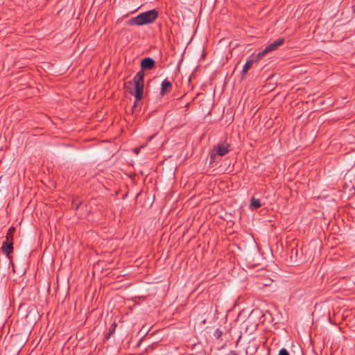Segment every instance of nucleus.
Returning a JSON list of instances; mask_svg holds the SVG:
<instances>
[{
  "label": "nucleus",
  "mask_w": 355,
  "mask_h": 355,
  "mask_svg": "<svg viewBox=\"0 0 355 355\" xmlns=\"http://www.w3.org/2000/svg\"><path fill=\"white\" fill-rule=\"evenodd\" d=\"M158 17V12L153 9L142 13H140L137 17L132 19L130 24L142 26L148 24L153 23Z\"/></svg>",
  "instance_id": "1"
},
{
  "label": "nucleus",
  "mask_w": 355,
  "mask_h": 355,
  "mask_svg": "<svg viewBox=\"0 0 355 355\" xmlns=\"http://www.w3.org/2000/svg\"><path fill=\"white\" fill-rule=\"evenodd\" d=\"M144 71H139L137 73L131 83L134 85V90L131 92V94L135 96L137 101H140L142 98L144 92Z\"/></svg>",
  "instance_id": "2"
},
{
  "label": "nucleus",
  "mask_w": 355,
  "mask_h": 355,
  "mask_svg": "<svg viewBox=\"0 0 355 355\" xmlns=\"http://www.w3.org/2000/svg\"><path fill=\"white\" fill-rule=\"evenodd\" d=\"M261 205H262V204H261L260 200L254 198H251V202H250V209H257V208H259L260 207H261Z\"/></svg>",
  "instance_id": "7"
},
{
  "label": "nucleus",
  "mask_w": 355,
  "mask_h": 355,
  "mask_svg": "<svg viewBox=\"0 0 355 355\" xmlns=\"http://www.w3.org/2000/svg\"><path fill=\"white\" fill-rule=\"evenodd\" d=\"M147 144H148V141L146 142L145 144L141 145L140 148L141 149V148H144V147H146L147 146Z\"/></svg>",
  "instance_id": "12"
},
{
  "label": "nucleus",
  "mask_w": 355,
  "mask_h": 355,
  "mask_svg": "<svg viewBox=\"0 0 355 355\" xmlns=\"http://www.w3.org/2000/svg\"><path fill=\"white\" fill-rule=\"evenodd\" d=\"M155 64L154 60L150 58H144L141 63V67L142 69H151Z\"/></svg>",
  "instance_id": "5"
},
{
  "label": "nucleus",
  "mask_w": 355,
  "mask_h": 355,
  "mask_svg": "<svg viewBox=\"0 0 355 355\" xmlns=\"http://www.w3.org/2000/svg\"><path fill=\"white\" fill-rule=\"evenodd\" d=\"M229 152V144L225 141L218 144L210 153L211 162L215 160L216 155L224 156Z\"/></svg>",
  "instance_id": "3"
},
{
  "label": "nucleus",
  "mask_w": 355,
  "mask_h": 355,
  "mask_svg": "<svg viewBox=\"0 0 355 355\" xmlns=\"http://www.w3.org/2000/svg\"><path fill=\"white\" fill-rule=\"evenodd\" d=\"M284 43V39H277L273 42L268 44L262 51L257 54V59L260 60L265 56L268 53L275 51L278 46Z\"/></svg>",
  "instance_id": "4"
},
{
  "label": "nucleus",
  "mask_w": 355,
  "mask_h": 355,
  "mask_svg": "<svg viewBox=\"0 0 355 355\" xmlns=\"http://www.w3.org/2000/svg\"><path fill=\"white\" fill-rule=\"evenodd\" d=\"M353 11L355 12V4L352 6Z\"/></svg>",
  "instance_id": "14"
},
{
  "label": "nucleus",
  "mask_w": 355,
  "mask_h": 355,
  "mask_svg": "<svg viewBox=\"0 0 355 355\" xmlns=\"http://www.w3.org/2000/svg\"><path fill=\"white\" fill-rule=\"evenodd\" d=\"M140 150H141L140 147H139V148H135L134 149V152H135L137 155H138V154H139V151H140Z\"/></svg>",
  "instance_id": "11"
},
{
  "label": "nucleus",
  "mask_w": 355,
  "mask_h": 355,
  "mask_svg": "<svg viewBox=\"0 0 355 355\" xmlns=\"http://www.w3.org/2000/svg\"><path fill=\"white\" fill-rule=\"evenodd\" d=\"M252 64H253V60L247 61L243 66L242 72L246 73L249 70V69L252 67Z\"/></svg>",
  "instance_id": "8"
},
{
  "label": "nucleus",
  "mask_w": 355,
  "mask_h": 355,
  "mask_svg": "<svg viewBox=\"0 0 355 355\" xmlns=\"http://www.w3.org/2000/svg\"><path fill=\"white\" fill-rule=\"evenodd\" d=\"M279 355H289V353L286 349H281L279 352Z\"/></svg>",
  "instance_id": "10"
},
{
  "label": "nucleus",
  "mask_w": 355,
  "mask_h": 355,
  "mask_svg": "<svg viewBox=\"0 0 355 355\" xmlns=\"http://www.w3.org/2000/svg\"><path fill=\"white\" fill-rule=\"evenodd\" d=\"M153 137H154V136H151V137H150L148 138V141H150V140L153 138Z\"/></svg>",
  "instance_id": "13"
},
{
  "label": "nucleus",
  "mask_w": 355,
  "mask_h": 355,
  "mask_svg": "<svg viewBox=\"0 0 355 355\" xmlns=\"http://www.w3.org/2000/svg\"><path fill=\"white\" fill-rule=\"evenodd\" d=\"M12 243H8L7 242L6 243H3V250L7 253H10L12 250Z\"/></svg>",
  "instance_id": "9"
},
{
  "label": "nucleus",
  "mask_w": 355,
  "mask_h": 355,
  "mask_svg": "<svg viewBox=\"0 0 355 355\" xmlns=\"http://www.w3.org/2000/svg\"><path fill=\"white\" fill-rule=\"evenodd\" d=\"M171 87V83L168 80H164L162 83L161 94L164 96Z\"/></svg>",
  "instance_id": "6"
}]
</instances>
